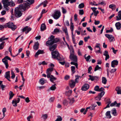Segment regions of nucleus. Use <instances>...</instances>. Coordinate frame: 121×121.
Segmentation results:
<instances>
[{"label": "nucleus", "mask_w": 121, "mask_h": 121, "mask_svg": "<svg viewBox=\"0 0 121 121\" xmlns=\"http://www.w3.org/2000/svg\"><path fill=\"white\" fill-rule=\"evenodd\" d=\"M90 38V37L89 36H88L87 37H85L84 38V40L85 42H86L87 41L88 39Z\"/></svg>", "instance_id": "obj_62"}, {"label": "nucleus", "mask_w": 121, "mask_h": 121, "mask_svg": "<svg viewBox=\"0 0 121 121\" xmlns=\"http://www.w3.org/2000/svg\"><path fill=\"white\" fill-rule=\"evenodd\" d=\"M99 88V86H96L94 88V90L98 91Z\"/></svg>", "instance_id": "obj_55"}, {"label": "nucleus", "mask_w": 121, "mask_h": 121, "mask_svg": "<svg viewBox=\"0 0 121 121\" xmlns=\"http://www.w3.org/2000/svg\"><path fill=\"white\" fill-rule=\"evenodd\" d=\"M105 94V92L103 91L99 93L98 96L95 98V99L97 101H99Z\"/></svg>", "instance_id": "obj_8"}, {"label": "nucleus", "mask_w": 121, "mask_h": 121, "mask_svg": "<svg viewBox=\"0 0 121 121\" xmlns=\"http://www.w3.org/2000/svg\"><path fill=\"white\" fill-rule=\"evenodd\" d=\"M118 61L117 60H114L111 62V66L112 67L114 68L115 66H117L118 65Z\"/></svg>", "instance_id": "obj_11"}, {"label": "nucleus", "mask_w": 121, "mask_h": 121, "mask_svg": "<svg viewBox=\"0 0 121 121\" xmlns=\"http://www.w3.org/2000/svg\"><path fill=\"white\" fill-rule=\"evenodd\" d=\"M113 31V29L112 28H111L109 30H107L106 32V33L112 32Z\"/></svg>", "instance_id": "obj_54"}, {"label": "nucleus", "mask_w": 121, "mask_h": 121, "mask_svg": "<svg viewBox=\"0 0 121 121\" xmlns=\"http://www.w3.org/2000/svg\"><path fill=\"white\" fill-rule=\"evenodd\" d=\"M105 36L111 42L113 41L114 39L112 35L106 34L105 35Z\"/></svg>", "instance_id": "obj_15"}, {"label": "nucleus", "mask_w": 121, "mask_h": 121, "mask_svg": "<svg viewBox=\"0 0 121 121\" xmlns=\"http://www.w3.org/2000/svg\"><path fill=\"white\" fill-rule=\"evenodd\" d=\"M42 117L44 120H46L48 117V115L47 114L43 115L42 116Z\"/></svg>", "instance_id": "obj_48"}, {"label": "nucleus", "mask_w": 121, "mask_h": 121, "mask_svg": "<svg viewBox=\"0 0 121 121\" xmlns=\"http://www.w3.org/2000/svg\"><path fill=\"white\" fill-rule=\"evenodd\" d=\"M54 38V36L53 35H51L50 37L48 38V40L46 42V45L48 46H49L52 45L54 43L53 39Z\"/></svg>", "instance_id": "obj_6"}, {"label": "nucleus", "mask_w": 121, "mask_h": 121, "mask_svg": "<svg viewBox=\"0 0 121 121\" xmlns=\"http://www.w3.org/2000/svg\"><path fill=\"white\" fill-rule=\"evenodd\" d=\"M20 101V99L19 98H17V100H16V99H14L12 100V103L13 106L14 107H16L17 106V104L19 103Z\"/></svg>", "instance_id": "obj_10"}, {"label": "nucleus", "mask_w": 121, "mask_h": 121, "mask_svg": "<svg viewBox=\"0 0 121 121\" xmlns=\"http://www.w3.org/2000/svg\"><path fill=\"white\" fill-rule=\"evenodd\" d=\"M9 0H2V2L3 4L4 7L5 9L8 11L9 9V6H10L11 7L14 6L15 4L13 0H11L10 2L9 1Z\"/></svg>", "instance_id": "obj_2"}, {"label": "nucleus", "mask_w": 121, "mask_h": 121, "mask_svg": "<svg viewBox=\"0 0 121 121\" xmlns=\"http://www.w3.org/2000/svg\"><path fill=\"white\" fill-rule=\"evenodd\" d=\"M116 6L114 4H111L109 5V8L113 10H114L116 8Z\"/></svg>", "instance_id": "obj_25"}, {"label": "nucleus", "mask_w": 121, "mask_h": 121, "mask_svg": "<svg viewBox=\"0 0 121 121\" xmlns=\"http://www.w3.org/2000/svg\"><path fill=\"white\" fill-rule=\"evenodd\" d=\"M89 86L88 84H85L82 87L81 90L82 91H86L89 88Z\"/></svg>", "instance_id": "obj_12"}, {"label": "nucleus", "mask_w": 121, "mask_h": 121, "mask_svg": "<svg viewBox=\"0 0 121 121\" xmlns=\"http://www.w3.org/2000/svg\"><path fill=\"white\" fill-rule=\"evenodd\" d=\"M89 76L90 77V78L89 79V80H90L92 81L94 80V76H91V75H89Z\"/></svg>", "instance_id": "obj_52"}, {"label": "nucleus", "mask_w": 121, "mask_h": 121, "mask_svg": "<svg viewBox=\"0 0 121 121\" xmlns=\"http://www.w3.org/2000/svg\"><path fill=\"white\" fill-rule=\"evenodd\" d=\"M57 118L55 121H61L62 120V118L60 116H57Z\"/></svg>", "instance_id": "obj_33"}, {"label": "nucleus", "mask_w": 121, "mask_h": 121, "mask_svg": "<svg viewBox=\"0 0 121 121\" xmlns=\"http://www.w3.org/2000/svg\"><path fill=\"white\" fill-rule=\"evenodd\" d=\"M74 21L76 22L77 20V14H75L74 15Z\"/></svg>", "instance_id": "obj_61"}, {"label": "nucleus", "mask_w": 121, "mask_h": 121, "mask_svg": "<svg viewBox=\"0 0 121 121\" xmlns=\"http://www.w3.org/2000/svg\"><path fill=\"white\" fill-rule=\"evenodd\" d=\"M84 14V11L83 9L79 10V14L80 15H83Z\"/></svg>", "instance_id": "obj_59"}, {"label": "nucleus", "mask_w": 121, "mask_h": 121, "mask_svg": "<svg viewBox=\"0 0 121 121\" xmlns=\"http://www.w3.org/2000/svg\"><path fill=\"white\" fill-rule=\"evenodd\" d=\"M110 112L109 111H107L106 113V115L108 118H110L111 117L110 114Z\"/></svg>", "instance_id": "obj_28"}, {"label": "nucleus", "mask_w": 121, "mask_h": 121, "mask_svg": "<svg viewBox=\"0 0 121 121\" xmlns=\"http://www.w3.org/2000/svg\"><path fill=\"white\" fill-rule=\"evenodd\" d=\"M5 43L4 42H3L0 44V49L1 50L3 48L4 44Z\"/></svg>", "instance_id": "obj_41"}, {"label": "nucleus", "mask_w": 121, "mask_h": 121, "mask_svg": "<svg viewBox=\"0 0 121 121\" xmlns=\"http://www.w3.org/2000/svg\"><path fill=\"white\" fill-rule=\"evenodd\" d=\"M118 14V16L116 17V20L117 21L121 20V10L119 11Z\"/></svg>", "instance_id": "obj_18"}, {"label": "nucleus", "mask_w": 121, "mask_h": 121, "mask_svg": "<svg viewBox=\"0 0 121 121\" xmlns=\"http://www.w3.org/2000/svg\"><path fill=\"white\" fill-rule=\"evenodd\" d=\"M11 74L12 75V76L11 77V78L12 79H14L15 77V75L14 72L13 71L11 70Z\"/></svg>", "instance_id": "obj_44"}, {"label": "nucleus", "mask_w": 121, "mask_h": 121, "mask_svg": "<svg viewBox=\"0 0 121 121\" xmlns=\"http://www.w3.org/2000/svg\"><path fill=\"white\" fill-rule=\"evenodd\" d=\"M100 45V44L99 43H97L95 47V48H99V50L95 51V52L96 53H101V52L100 51L101 49L99 46Z\"/></svg>", "instance_id": "obj_20"}, {"label": "nucleus", "mask_w": 121, "mask_h": 121, "mask_svg": "<svg viewBox=\"0 0 121 121\" xmlns=\"http://www.w3.org/2000/svg\"><path fill=\"white\" fill-rule=\"evenodd\" d=\"M60 16V12L56 11V12L53 15V18L55 19H58Z\"/></svg>", "instance_id": "obj_9"}, {"label": "nucleus", "mask_w": 121, "mask_h": 121, "mask_svg": "<svg viewBox=\"0 0 121 121\" xmlns=\"http://www.w3.org/2000/svg\"><path fill=\"white\" fill-rule=\"evenodd\" d=\"M70 59L74 61H77V56L74 54V51L73 49L70 50V55L69 56Z\"/></svg>", "instance_id": "obj_5"}, {"label": "nucleus", "mask_w": 121, "mask_h": 121, "mask_svg": "<svg viewBox=\"0 0 121 121\" xmlns=\"http://www.w3.org/2000/svg\"><path fill=\"white\" fill-rule=\"evenodd\" d=\"M92 69V67L91 66H90L88 69V73L90 74H91V71Z\"/></svg>", "instance_id": "obj_56"}, {"label": "nucleus", "mask_w": 121, "mask_h": 121, "mask_svg": "<svg viewBox=\"0 0 121 121\" xmlns=\"http://www.w3.org/2000/svg\"><path fill=\"white\" fill-rule=\"evenodd\" d=\"M48 3V2L47 1H45L42 3V4H43V7H45L46 6Z\"/></svg>", "instance_id": "obj_46"}, {"label": "nucleus", "mask_w": 121, "mask_h": 121, "mask_svg": "<svg viewBox=\"0 0 121 121\" xmlns=\"http://www.w3.org/2000/svg\"><path fill=\"white\" fill-rule=\"evenodd\" d=\"M49 46V50L51 51H53L56 49L57 46V45L56 44H55L53 45H52Z\"/></svg>", "instance_id": "obj_13"}, {"label": "nucleus", "mask_w": 121, "mask_h": 121, "mask_svg": "<svg viewBox=\"0 0 121 121\" xmlns=\"http://www.w3.org/2000/svg\"><path fill=\"white\" fill-rule=\"evenodd\" d=\"M63 104L65 105L66 106L68 104V102L66 100H64L63 102Z\"/></svg>", "instance_id": "obj_51"}, {"label": "nucleus", "mask_w": 121, "mask_h": 121, "mask_svg": "<svg viewBox=\"0 0 121 121\" xmlns=\"http://www.w3.org/2000/svg\"><path fill=\"white\" fill-rule=\"evenodd\" d=\"M75 77H76V78L75 79V81L74 82H75L78 83V79H79V78L80 77V76L78 75H76Z\"/></svg>", "instance_id": "obj_42"}, {"label": "nucleus", "mask_w": 121, "mask_h": 121, "mask_svg": "<svg viewBox=\"0 0 121 121\" xmlns=\"http://www.w3.org/2000/svg\"><path fill=\"white\" fill-rule=\"evenodd\" d=\"M115 26L117 30H119L121 28V24L119 22L116 23L115 24Z\"/></svg>", "instance_id": "obj_17"}, {"label": "nucleus", "mask_w": 121, "mask_h": 121, "mask_svg": "<svg viewBox=\"0 0 121 121\" xmlns=\"http://www.w3.org/2000/svg\"><path fill=\"white\" fill-rule=\"evenodd\" d=\"M39 43L38 42H36L33 46L34 49L35 50H38L39 48Z\"/></svg>", "instance_id": "obj_16"}, {"label": "nucleus", "mask_w": 121, "mask_h": 121, "mask_svg": "<svg viewBox=\"0 0 121 121\" xmlns=\"http://www.w3.org/2000/svg\"><path fill=\"white\" fill-rule=\"evenodd\" d=\"M8 38H5V36H3L1 37L0 38V42H2L3 41L5 40L6 39H8Z\"/></svg>", "instance_id": "obj_39"}, {"label": "nucleus", "mask_w": 121, "mask_h": 121, "mask_svg": "<svg viewBox=\"0 0 121 121\" xmlns=\"http://www.w3.org/2000/svg\"><path fill=\"white\" fill-rule=\"evenodd\" d=\"M72 74H73L76 72V68L74 66H72L71 67Z\"/></svg>", "instance_id": "obj_21"}, {"label": "nucleus", "mask_w": 121, "mask_h": 121, "mask_svg": "<svg viewBox=\"0 0 121 121\" xmlns=\"http://www.w3.org/2000/svg\"><path fill=\"white\" fill-rule=\"evenodd\" d=\"M61 9L62 10V13L63 14H65L66 13V10L65 9H64L63 7H61Z\"/></svg>", "instance_id": "obj_49"}, {"label": "nucleus", "mask_w": 121, "mask_h": 121, "mask_svg": "<svg viewBox=\"0 0 121 121\" xmlns=\"http://www.w3.org/2000/svg\"><path fill=\"white\" fill-rule=\"evenodd\" d=\"M70 87L71 88L74 87L75 86V82L73 80H71L69 82Z\"/></svg>", "instance_id": "obj_19"}, {"label": "nucleus", "mask_w": 121, "mask_h": 121, "mask_svg": "<svg viewBox=\"0 0 121 121\" xmlns=\"http://www.w3.org/2000/svg\"><path fill=\"white\" fill-rule=\"evenodd\" d=\"M112 114L114 116H116L117 115L116 111L115 108H114L112 111Z\"/></svg>", "instance_id": "obj_31"}, {"label": "nucleus", "mask_w": 121, "mask_h": 121, "mask_svg": "<svg viewBox=\"0 0 121 121\" xmlns=\"http://www.w3.org/2000/svg\"><path fill=\"white\" fill-rule=\"evenodd\" d=\"M30 6L27 4H25L23 5L21 4L18 7H16L14 9V15L16 17L18 18L21 17L22 13L21 11V10L23 9L24 11L28 9Z\"/></svg>", "instance_id": "obj_1"}, {"label": "nucleus", "mask_w": 121, "mask_h": 121, "mask_svg": "<svg viewBox=\"0 0 121 121\" xmlns=\"http://www.w3.org/2000/svg\"><path fill=\"white\" fill-rule=\"evenodd\" d=\"M70 64L72 65H74L75 66L76 68H78V64L77 63V61H73L71 62L70 63Z\"/></svg>", "instance_id": "obj_27"}, {"label": "nucleus", "mask_w": 121, "mask_h": 121, "mask_svg": "<svg viewBox=\"0 0 121 121\" xmlns=\"http://www.w3.org/2000/svg\"><path fill=\"white\" fill-rule=\"evenodd\" d=\"M26 2L29 4H31L34 2V0H26Z\"/></svg>", "instance_id": "obj_40"}, {"label": "nucleus", "mask_w": 121, "mask_h": 121, "mask_svg": "<svg viewBox=\"0 0 121 121\" xmlns=\"http://www.w3.org/2000/svg\"><path fill=\"white\" fill-rule=\"evenodd\" d=\"M70 28L72 32H73V30L74 29V26L73 24V23H71V24H70Z\"/></svg>", "instance_id": "obj_45"}, {"label": "nucleus", "mask_w": 121, "mask_h": 121, "mask_svg": "<svg viewBox=\"0 0 121 121\" xmlns=\"http://www.w3.org/2000/svg\"><path fill=\"white\" fill-rule=\"evenodd\" d=\"M52 72H49L48 71H46V73L47 74V78H49V77H50V76H51V74Z\"/></svg>", "instance_id": "obj_32"}, {"label": "nucleus", "mask_w": 121, "mask_h": 121, "mask_svg": "<svg viewBox=\"0 0 121 121\" xmlns=\"http://www.w3.org/2000/svg\"><path fill=\"white\" fill-rule=\"evenodd\" d=\"M7 60L10 61L11 60V58L8 56H6L2 59V61L5 65L6 69H8L9 66Z\"/></svg>", "instance_id": "obj_7"}, {"label": "nucleus", "mask_w": 121, "mask_h": 121, "mask_svg": "<svg viewBox=\"0 0 121 121\" xmlns=\"http://www.w3.org/2000/svg\"><path fill=\"white\" fill-rule=\"evenodd\" d=\"M41 30L43 31L46 29V27L45 25V24H41L40 27Z\"/></svg>", "instance_id": "obj_23"}, {"label": "nucleus", "mask_w": 121, "mask_h": 121, "mask_svg": "<svg viewBox=\"0 0 121 121\" xmlns=\"http://www.w3.org/2000/svg\"><path fill=\"white\" fill-rule=\"evenodd\" d=\"M84 5L83 3H82L79 5L78 8L79 9H82L84 7Z\"/></svg>", "instance_id": "obj_38"}, {"label": "nucleus", "mask_w": 121, "mask_h": 121, "mask_svg": "<svg viewBox=\"0 0 121 121\" xmlns=\"http://www.w3.org/2000/svg\"><path fill=\"white\" fill-rule=\"evenodd\" d=\"M10 71H9L6 72L5 74L4 75V77L5 78H7L10 77Z\"/></svg>", "instance_id": "obj_26"}, {"label": "nucleus", "mask_w": 121, "mask_h": 121, "mask_svg": "<svg viewBox=\"0 0 121 121\" xmlns=\"http://www.w3.org/2000/svg\"><path fill=\"white\" fill-rule=\"evenodd\" d=\"M116 104H117V102L116 101H115L114 102L111 104L110 106L111 107L114 106Z\"/></svg>", "instance_id": "obj_57"}, {"label": "nucleus", "mask_w": 121, "mask_h": 121, "mask_svg": "<svg viewBox=\"0 0 121 121\" xmlns=\"http://www.w3.org/2000/svg\"><path fill=\"white\" fill-rule=\"evenodd\" d=\"M51 54L52 58L56 59L58 60L62 61L64 59L63 57L60 56L58 52L56 51L52 52Z\"/></svg>", "instance_id": "obj_3"}, {"label": "nucleus", "mask_w": 121, "mask_h": 121, "mask_svg": "<svg viewBox=\"0 0 121 121\" xmlns=\"http://www.w3.org/2000/svg\"><path fill=\"white\" fill-rule=\"evenodd\" d=\"M96 104H93L91 105L90 106V110H95V107L96 106Z\"/></svg>", "instance_id": "obj_34"}, {"label": "nucleus", "mask_w": 121, "mask_h": 121, "mask_svg": "<svg viewBox=\"0 0 121 121\" xmlns=\"http://www.w3.org/2000/svg\"><path fill=\"white\" fill-rule=\"evenodd\" d=\"M55 98L54 97H51L49 99L48 101L50 102H52L55 99Z\"/></svg>", "instance_id": "obj_53"}, {"label": "nucleus", "mask_w": 121, "mask_h": 121, "mask_svg": "<svg viewBox=\"0 0 121 121\" xmlns=\"http://www.w3.org/2000/svg\"><path fill=\"white\" fill-rule=\"evenodd\" d=\"M44 53L43 50H39L36 53L35 55V57L37 58L38 57L39 55L40 54H43Z\"/></svg>", "instance_id": "obj_14"}, {"label": "nucleus", "mask_w": 121, "mask_h": 121, "mask_svg": "<svg viewBox=\"0 0 121 121\" xmlns=\"http://www.w3.org/2000/svg\"><path fill=\"white\" fill-rule=\"evenodd\" d=\"M56 85V84L53 85L50 87V89L52 91L56 89V87L55 86Z\"/></svg>", "instance_id": "obj_37"}, {"label": "nucleus", "mask_w": 121, "mask_h": 121, "mask_svg": "<svg viewBox=\"0 0 121 121\" xmlns=\"http://www.w3.org/2000/svg\"><path fill=\"white\" fill-rule=\"evenodd\" d=\"M50 78V80L52 82H54L53 81H55L56 79V78L53 75H51Z\"/></svg>", "instance_id": "obj_22"}, {"label": "nucleus", "mask_w": 121, "mask_h": 121, "mask_svg": "<svg viewBox=\"0 0 121 121\" xmlns=\"http://www.w3.org/2000/svg\"><path fill=\"white\" fill-rule=\"evenodd\" d=\"M107 80L106 78L104 77H103L102 78V82L104 84H105L106 83Z\"/></svg>", "instance_id": "obj_29"}, {"label": "nucleus", "mask_w": 121, "mask_h": 121, "mask_svg": "<svg viewBox=\"0 0 121 121\" xmlns=\"http://www.w3.org/2000/svg\"><path fill=\"white\" fill-rule=\"evenodd\" d=\"M63 31L66 34V35L68 37V33L67 32V28H66L65 29H64L63 30Z\"/></svg>", "instance_id": "obj_47"}, {"label": "nucleus", "mask_w": 121, "mask_h": 121, "mask_svg": "<svg viewBox=\"0 0 121 121\" xmlns=\"http://www.w3.org/2000/svg\"><path fill=\"white\" fill-rule=\"evenodd\" d=\"M4 27L5 28L8 27L10 28L13 31L17 27L16 25H14L13 23L11 22H9L6 24L4 25Z\"/></svg>", "instance_id": "obj_4"}, {"label": "nucleus", "mask_w": 121, "mask_h": 121, "mask_svg": "<svg viewBox=\"0 0 121 121\" xmlns=\"http://www.w3.org/2000/svg\"><path fill=\"white\" fill-rule=\"evenodd\" d=\"M101 68L99 67L98 65H97L95 68L94 71H95L97 70H99V69H101Z\"/></svg>", "instance_id": "obj_36"}, {"label": "nucleus", "mask_w": 121, "mask_h": 121, "mask_svg": "<svg viewBox=\"0 0 121 121\" xmlns=\"http://www.w3.org/2000/svg\"><path fill=\"white\" fill-rule=\"evenodd\" d=\"M59 31V29L57 28H55L54 30V32L55 33H58Z\"/></svg>", "instance_id": "obj_64"}, {"label": "nucleus", "mask_w": 121, "mask_h": 121, "mask_svg": "<svg viewBox=\"0 0 121 121\" xmlns=\"http://www.w3.org/2000/svg\"><path fill=\"white\" fill-rule=\"evenodd\" d=\"M27 27H28V26H26V27L22 29V30L23 32H24L25 31H27Z\"/></svg>", "instance_id": "obj_63"}, {"label": "nucleus", "mask_w": 121, "mask_h": 121, "mask_svg": "<svg viewBox=\"0 0 121 121\" xmlns=\"http://www.w3.org/2000/svg\"><path fill=\"white\" fill-rule=\"evenodd\" d=\"M53 39L54 41V43H56L58 42L59 40V39L57 38L54 39V38Z\"/></svg>", "instance_id": "obj_60"}, {"label": "nucleus", "mask_w": 121, "mask_h": 121, "mask_svg": "<svg viewBox=\"0 0 121 121\" xmlns=\"http://www.w3.org/2000/svg\"><path fill=\"white\" fill-rule=\"evenodd\" d=\"M31 29L30 27L28 28L27 27V31L25 32V33L26 34H27L31 30Z\"/></svg>", "instance_id": "obj_58"}, {"label": "nucleus", "mask_w": 121, "mask_h": 121, "mask_svg": "<svg viewBox=\"0 0 121 121\" xmlns=\"http://www.w3.org/2000/svg\"><path fill=\"white\" fill-rule=\"evenodd\" d=\"M75 101L74 98H72L71 99H70V102H69V104L71 105H72L73 103Z\"/></svg>", "instance_id": "obj_43"}, {"label": "nucleus", "mask_w": 121, "mask_h": 121, "mask_svg": "<svg viewBox=\"0 0 121 121\" xmlns=\"http://www.w3.org/2000/svg\"><path fill=\"white\" fill-rule=\"evenodd\" d=\"M86 55L85 54L84 55V57L85 59L86 60V61L88 62L91 58V56L90 55L88 56L87 57H86Z\"/></svg>", "instance_id": "obj_30"}, {"label": "nucleus", "mask_w": 121, "mask_h": 121, "mask_svg": "<svg viewBox=\"0 0 121 121\" xmlns=\"http://www.w3.org/2000/svg\"><path fill=\"white\" fill-rule=\"evenodd\" d=\"M9 99L10 100L12 98L13 96L14 95V94H13L12 91H10L9 93Z\"/></svg>", "instance_id": "obj_24"}, {"label": "nucleus", "mask_w": 121, "mask_h": 121, "mask_svg": "<svg viewBox=\"0 0 121 121\" xmlns=\"http://www.w3.org/2000/svg\"><path fill=\"white\" fill-rule=\"evenodd\" d=\"M44 79L42 78L39 80V82L42 85H43L44 83V82L43 80Z\"/></svg>", "instance_id": "obj_35"}, {"label": "nucleus", "mask_w": 121, "mask_h": 121, "mask_svg": "<svg viewBox=\"0 0 121 121\" xmlns=\"http://www.w3.org/2000/svg\"><path fill=\"white\" fill-rule=\"evenodd\" d=\"M53 68L52 67H50L47 70V71H48L49 72H52L53 70Z\"/></svg>", "instance_id": "obj_50"}]
</instances>
